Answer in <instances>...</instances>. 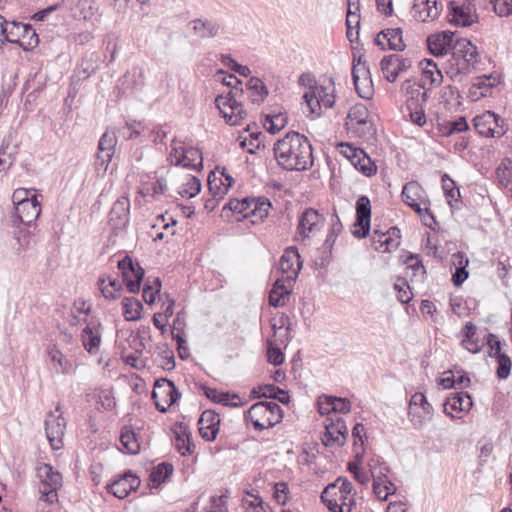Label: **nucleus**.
I'll return each mask as SVG.
<instances>
[{"label": "nucleus", "mask_w": 512, "mask_h": 512, "mask_svg": "<svg viewBox=\"0 0 512 512\" xmlns=\"http://www.w3.org/2000/svg\"><path fill=\"white\" fill-rule=\"evenodd\" d=\"M442 7H438L436 0H415L413 17L421 22H429L438 18Z\"/></svg>", "instance_id": "nucleus-27"}, {"label": "nucleus", "mask_w": 512, "mask_h": 512, "mask_svg": "<svg viewBox=\"0 0 512 512\" xmlns=\"http://www.w3.org/2000/svg\"><path fill=\"white\" fill-rule=\"evenodd\" d=\"M47 355L57 373L71 374L73 372L72 362L55 345H50L47 348Z\"/></svg>", "instance_id": "nucleus-36"}, {"label": "nucleus", "mask_w": 512, "mask_h": 512, "mask_svg": "<svg viewBox=\"0 0 512 512\" xmlns=\"http://www.w3.org/2000/svg\"><path fill=\"white\" fill-rule=\"evenodd\" d=\"M120 442L127 453L135 455L140 451V443L137 439L135 432L124 427L120 435Z\"/></svg>", "instance_id": "nucleus-45"}, {"label": "nucleus", "mask_w": 512, "mask_h": 512, "mask_svg": "<svg viewBox=\"0 0 512 512\" xmlns=\"http://www.w3.org/2000/svg\"><path fill=\"white\" fill-rule=\"evenodd\" d=\"M273 151L277 164L287 171H304L313 164L311 143L298 132H289L279 139Z\"/></svg>", "instance_id": "nucleus-1"}, {"label": "nucleus", "mask_w": 512, "mask_h": 512, "mask_svg": "<svg viewBox=\"0 0 512 512\" xmlns=\"http://www.w3.org/2000/svg\"><path fill=\"white\" fill-rule=\"evenodd\" d=\"M450 9L449 21L452 24L470 26L478 20L476 3L474 1L466 0L462 4L451 2Z\"/></svg>", "instance_id": "nucleus-16"}, {"label": "nucleus", "mask_w": 512, "mask_h": 512, "mask_svg": "<svg viewBox=\"0 0 512 512\" xmlns=\"http://www.w3.org/2000/svg\"><path fill=\"white\" fill-rule=\"evenodd\" d=\"M324 223V217L313 208L306 209L300 216L296 235L305 240L318 232Z\"/></svg>", "instance_id": "nucleus-18"}, {"label": "nucleus", "mask_w": 512, "mask_h": 512, "mask_svg": "<svg viewBox=\"0 0 512 512\" xmlns=\"http://www.w3.org/2000/svg\"><path fill=\"white\" fill-rule=\"evenodd\" d=\"M504 120L494 112L487 110L482 112V136L501 137L506 133Z\"/></svg>", "instance_id": "nucleus-28"}, {"label": "nucleus", "mask_w": 512, "mask_h": 512, "mask_svg": "<svg viewBox=\"0 0 512 512\" xmlns=\"http://www.w3.org/2000/svg\"><path fill=\"white\" fill-rule=\"evenodd\" d=\"M140 485V479L131 472L124 473L119 479L107 485V491L119 499H124Z\"/></svg>", "instance_id": "nucleus-22"}, {"label": "nucleus", "mask_w": 512, "mask_h": 512, "mask_svg": "<svg viewBox=\"0 0 512 512\" xmlns=\"http://www.w3.org/2000/svg\"><path fill=\"white\" fill-rule=\"evenodd\" d=\"M85 327L80 337L84 349L91 355L98 353L102 341V325L99 321L89 318L83 319Z\"/></svg>", "instance_id": "nucleus-17"}, {"label": "nucleus", "mask_w": 512, "mask_h": 512, "mask_svg": "<svg viewBox=\"0 0 512 512\" xmlns=\"http://www.w3.org/2000/svg\"><path fill=\"white\" fill-rule=\"evenodd\" d=\"M202 161V152L198 148L189 147L182 150L181 156L177 158L176 165L197 169L202 167Z\"/></svg>", "instance_id": "nucleus-39"}, {"label": "nucleus", "mask_w": 512, "mask_h": 512, "mask_svg": "<svg viewBox=\"0 0 512 512\" xmlns=\"http://www.w3.org/2000/svg\"><path fill=\"white\" fill-rule=\"evenodd\" d=\"M478 63V49L477 46L474 45V52L470 49L466 57H461L457 65V73H469L471 70L476 69V65Z\"/></svg>", "instance_id": "nucleus-49"}, {"label": "nucleus", "mask_w": 512, "mask_h": 512, "mask_svg": "<svg viewBox=\"0 0 512 512\" xmlns=\"http://www.w3.org/2000/svg\"><path fill=\"white\" fill-rule=\"evenodd\" d=\"M271 203L269 200L254 199V198H243L231 199L224 207L228 208L233 212L242 214L243 217L247 218L250 215L263 219L268 216Z\"/></svg>", "instance_id": "nucleus-8"}, {"label": "nucleus", "mask_w": 512, "mask_h": 512, "mask_svg": "<svg viewBox=\"0 0 512 512\" xmlns=\"http://www.w3.org/2000/svg\"><path fill=\"white\" fill-rule=\"evenodd\" d=\"M247 89L251 92L250 98L254 103H261L268 95V89L262 80L256 77L249 79Z\"/></svg>", "instance_id": "nucleus-44"}, {"label": "nucleus", "mask_w": 512, "mask_h": 512, "mask_svg": "<svg viewBox=\"0 0 512 512\" xmlns=\"http://www.w3.org/2000/svg\"><path fill=\"white\" fill-rule=\"evenodd\" d=\"M173 473V466L170 463L162 462L155 466L150 473V481L153 484L163 483Z\"/></svg>", "instance_id": "nucleus-50"}, {"label": "nucleus", "mask_w": 512, "mask_h": 512, "mask_svg": "<svg viewBox=\"0 0 512 512\" xmlns=\"http://www.w3.org/2000/svg\"><path fill=\"white\" fill-rule=\"evenodd\" d=\"M351 409V403L346 398H337L334 396H324L319 401V412L327 414L331 411L337 413H348Z\"/></svg>", "instance_id": "nucleus-35"}, {"label": "nucleus", "mask_w": 512, "mask_h": 512, "mask_svg": "<svg viewBox=\"0 0 512 512\" xmlns=\"http://www.w3.org/2000/svg\"><path fill=\"white\" fill-rule=\"evenodd\" d=\"M406 104L411 121L419 126H423L426 123L424 104L414 100H406Z\"/></svg>", "instance_id": "nucleus-51"}, {"label": "nucleus", "mask_w": 512, "mask_h": 512, "mask_svg": "<svg viewBox=\"0 0 512 512\" xmlns=\"http://www.w3.org/2000/svg\"><path fill=\"white\" fill-rule=\"evenodd\" d=\"M370 472L374 479L373 491L376 497L382 501L387 500L388 496L394 494L396 491L395 485L388 480L387 476L380 471L379 475L375 474V469L371 463H369Z\"/></svg>", "instance_id": "nucleus-31"}, {"label": "nucleus", "mask_w": 512, "mask_h": 512, "mask_svg": "<svg viewBox=\"0 0 512 512\" xmlns=\"http://www.w3.org/2000/svg\"><path fill=\"white\" fill-rule=\"evenodd\" d=\"M194 35L201 39L215 38L222 31L221 24L212 19L197 18L189 22Z\"/></svg>", "instance_id": "nucleus-26"}, {"label": "nucleus", "mask_w": 512, "mask_h": 512, "mask_svg": "<svg viewBox=\"0 0 512 512\" xmlns=\"http://www.w3.org/2000/svg\"><path fill=\"white\" fill-rule=\"evenodd\" d=\"M287 124V117L282 113L267 115L264 122L265 129L271 133L275 134L282 130Z\"/></svg>", "instance_id": "nucleus-52"}, {"label": "nucleus", "mask_w": 512, "mask_h": 512, "mask_svg": "<svg viewBox=\"0 0 512 512\" xmlns=\"http://www.w3.org/2000/svg\"><path fill=\"white\" fill-rule=\"evenodd\" d=\"M257 397L275 398L283 404H287L290 401L288 393L274 385H264L259 387Z\"/></svg>", "instance_id": "nucleus-47"}, {"label": "nucleus", "mask_w": 512, "mask_h": 512, "mask_svg": "<svg viewBox=\"0 0 512 512\" xmlns=\"http://www.w3.org/2000/svg\"><path fill=\"white\" fill-rule=\"evenodd\" d=\"M381 34H383V39H386L388 49L395 51H402L405 49L402 30L400 28L382 30Z\"/></svg>", "instance_id": "nucleus-43"}, {"label": "nucleus", "mask_w": 512, "mask_h": 512, "mask_svg": "<svg viewBox=\"0 0 512 512\" xmlns=\"http://www.w3.org/2000/svg\"><path fill=\"white\" fill-rule=\"evenodd\" d=\"M411 66L412 63L408 58H403L397 54L385 56L380 62L384 77L389 82L396 81L397 77Z\"/></svg>", "instance_id": "nucleus-21"}, {"label": "nucleus", "mask_w": 512, "mask_h": 512, "mask_svg": "<svg viewBox=\"0 0 512 512\" xmlns=\"http://www.w3.org/2000/svg\"><path fill=\"white\" fill-rule=\"evenodd\" d=\"M117 138L113 131H106L98 143V153L95 161V168L98 173H106L108 166L115 154Z\"/></svg>", "instance_id": "nucleus-15"}, {"label": "nucleus", "mask_w": 512, "mask_h": 512, "mask_svg": "<svg viewBox=\"0 0 512 512\" xmlns=\"http://www.w3.org/2000/svg\"><path fill=\"white\" fill-rule=\"evenodd\" d=\"M130 200L126 196L117 199L109 213V222L116 229L125 228L129 222Z\"/></svg>", "instance_id": "nucleus-23"}, {"label": "nucleus", "mask_w": 512, "mask_h": 512, "mask_svg": "<svg viewBox=\"0 0 512 512\" xmlns=\"http://www.w3.org/2000/svg\"><path fill=\"white\" fill-rule=\"evenodd\" d=\"M402 89L406 92L407 100H414L425 104L428 98L427 89L422 84H416L410 80L405 81L402 84Z\"/></svg>", "instance_id": "nucleus-41"}, {"label": "nucleus", "mask_w": 512, "mask_h": 512, "mask_svg": "<svg viewBox=\"0 0 512 512\" xmlns=\"http://www.w3.org/2000/svg\"><path fill=\"white\" fill-rule=\"evenodd\" d=\"M454 43V33L443 31L432 34L427 38L429 51L435 56H443L452 50Z\"/></svg>", "instance_id": "nucleus-25"}, {"label": "nucleus", "mask_w": 512, "mask_h": 512, "mask_svg": "<svg viewBox=\"0 0 512 512\" xmlns=\"http://www.w3.org/2000/svg\"><path fill=\"white\" fill-rule=\"evenodd\" d=\"M219 424L220 416L216 412L212 410L204 411L198 421L201 437L206 441L215 440L219 431Z\"/></svg>", "instance_id": "nucleus-24"}, {"label": "nucleus", "mask_w": 512, "mask_h": 512, "mask_svg": "<svg viewBox=\"0 0 512 512\" xmlns=\"http://www.w3.org/2000/svg\"><path fill=\"white\" fill-rule=\"evenodd\" d=\"M179 397L180 393L172 381L162 378L155 382L152 398L160 412H166Z\"/></svg>", "instance_id": "nucleus-13"}, {"label": "nucleus", "mask_w": 512, "mask_h": 512, "mask_svg": "<svg viewBox=\"0 0 512 512\" xmlns=\"http://www.w3.org/2000/svg\"><path fill=\"white\" fill-rule=\"evenodd\" d=\"M394 289L398 292V300L401 303H409L412 300L410 286L405 278H398L394 284Z\"/></svg>", "instance_id": "nucleus-58"}, {"label": "nucleus", "mask_w": 512, "mask_h": 512, "mask_svg": "<svg viewBox=\"0 0 512 512\" xmlns=\"http://www.w3.org/2000/svg\"><path fill=\"white\" fill-rule=\"evenodd\" d=\"M245 417L256 430L262 431L278 424L283 418V412L273 401H260L249 408Z\"/></svg>", "instance_id": "nucleus-3"}, {"label": "nucleus", "mask_w": 512, "mask_h": 512, "mask_svg": "<svg viewBox=\"0 0 512 512\" xmlns=\"http://www.w3.org/2000/svg\"><path fill=\"white\" fill-rule=\"evenodd\" d=\"M123 281L130 293H138L140 291L141 282L144 277V269L138 262H133L132 258L125 256L118 261Z\"/></svg>", "instance_id": "nucleus-14"}, {"label": "nucleus", "mask_w": 512, "mask_h": 512, "mask_svg": "<svg viewBox=\"0 0 512 512\" xmlns=\"http://www.w3.org/2000/svg\"><path fill=\"white\" fill-rule=\"evenodd\" d=\"M347 26V38L350 42H354L358 39V29L360 27V16L347 15L346 17Z\"/></svg>", "instance_id": "nucleus-61"}, {"label": "nucleus", "mask_w": 512, "mask_h": 512, "mask_svg": "<svg viewBox=\"0 0 512 512\" xmlns=\"http://www.w3.org/2000/svg\"><path fill=\"white\" fill-rule=\"evenodd\" d=\"M371 204L366 196H361L356 202V222L352 231L359 239L365 238L370 231Z\"/></svg>", "instance_id": "nucleus-19"}, {"label": "nucleus", "mask_w": 512, "mask_h": 512, "mask_svg": "<svg viewBox=\"0 0 512 512\" xmlns=\"http://www.w3.org/2000/svg\"><path fill=\"white\" fill-rule=\"evenodd\" d=\"M39 478V493L41 500L54 503L58 499V489L62 486V476L59 472L54 471L49 464H41L37 468Z\"/></svg>", "instance_id": "nucleus-6"}, {"label": "nucleus", "mask_w": 512, "mask_h": 512, "mask_svg": "<svg viewBox=\"0 0 512 512\" xmlns=\"http://www.w3.org/2000/svg\"><path fill=\"white\" fill-rule=\"evenodd\" d=\"M303 99L308 107L309 113L316 117L320 116L322 106L320 105V102L318 101V98L311 87L307 92L304 93Z\"/></svg>", "instance_id": "nucleus-59"}, {"label": "nucleus", "mask_w": 512, "mask_h": 512, "mask_svg": "<svg viewBox=\"0 0 512 512\" xmlns=\"http://www.w3.org/2000/svg\"><path fill=\"white\" fill-rule=\"evenodd\" d=\"M352 78L357 94L363 99H370L373 95V82L369 66L361 56L354 59Z\"/></svg>", "instance_id": "nucleus-12"}, {"label": "nucleus", "mask_w": 512, "mask_h": 512, "mask_svg": "<svg viewBox=\"0 0 512 512\" xmlns=\"http://www.w3.org/2000/svg\"><path fill=\"white\" fill-rule=\"evenodd\" d=\"M402 198L408 206L419 214L426 225L431 226L432 222H435L433 214L427 207L429 201L425 191L418 182L411 181L405 184L402 190Z\"/></svg>", "instance_id": "nucleus-5"}, {"label": "nucleus", "mask_w": 512, "mask_h": 512, "mask_svg": "<svg viewBox=\"0 0 512 512\" xmlns=\"http://www.w3.org/2000/svg\"><path fill=\"white\" fill-rule=\"evenodd\" d=\"M242 95L243 89H236L215 98L216 107L229 125H240L247 116L243 104L239 101Z\"/></svg>", "instance_id": "nucleus-4"}, {"label": "nucleus", "mask_w": 512, "mask_h": 512, "mask_svg": "<svg viewBox=\"0 0 512 512\" xmlns=\"http://www.w3.org/2000/svg\"><path fill=\"white\" fill-rule=\"evenodd\" d=\"M123 315L127 321H137L141 318L143 305L134 297H126L122 301Z\"/></svg>", "instance_id": "nucleus-42"}, {"label": "nucleus", "mask_w": 512, "mask_h": 512, "mask_svg": "<svg viewBox=\"0 0 512 512\" xmlns=\"http://www.w3.org/2000/svg\"><path fill=\"white\" fill-rule=\"evenodd\" d=\"M434 409L421 392L414 393L409 401L408 418L415 429H421L433 417Z\"/></svg>", "instance_id": "nucleus-7"}, {"label": "nucleus", "mask_w": 512, "mask_h": 512, "mask_svg": "<svg viewBox=\"0 0 512 512\" xmlns=\"http://www.w3.org/2000/svg\"><path fill=\"white\" fill-rule=\"evenodd\" d=\"M469 49L474 52V44L465 38L457 39L453 43L452 56L458 62L461 57H466Z\"/></svg>", "instance_id": "nucleus-56"}, {"label": "nucleus", "mask_w": 512, "mask_h": 512, "mask_svg": "<svg viewBox=\"0 0 512 512\" xmlns=\"http://www.w3.org/2000/svg\"><path fill=\"white\" fill-rule=\"evenodd\" d=\"M205 396L215 403L222 404L225 406H237V403H231L230 399H238V395L233 394L232 396L226 392H219L215 388L203 387Z\"/></svg>", "instance_id": "nucleus-48"}, {"label": "nucleus", "mask_w": 512, "mask_h": 512, "mask_svg": "<svg viewBox=\"0 0 512 512\" xmlns=\"http://www.w3.org/2000/svg\"><path fill=\"white\" fill-rule=\"evenodd\" d=\"M422 69L421 84L423 87H437L443 82V75L437 64L431 59L420 62Z\"/></svg>", "instance_id": "nucleus-30"}, {"label": "nucleus", "mask_w": 512, "mask_h": 512, "mask_svg": "<svg viewBox=\"0 0 512 512\" xmlns=\"http://www.w3.org/2000/svg\"><path fill=\"white\" fill-rule=\"evenodd\" d=\"M8 42L29 51L38 45L39 38L31 25L12 21L8 24Z\"/></svg>", "instance_id": "nucleus-10"}, {"label": "nucleus", "mask_w": 512, "mask_h": 512, "mask_svg": "<svg viewBox=\"0 0 512 512\" xmlns=\"http://www.w3.org/2000/svg\"><path fill=\"white\" fill-rule=\"evenodd\" d=\"M17 145L13 143L11 135L4 138L0 147V172L6 173L15 161Z\"/></svg>", "instance_id": "nucleus-37"}, {"label": "nucleus", "mask_w": 512, "mask_h": 512, "mask_svg": "<svg viewBox=\"0 0 512 512\" xmlns=\"http://www.w3.org/2000/svg\"><path fill=\"white\" fill-rule=\"evenodd\" d=\"M208 188L214 199H221L227 193L228 189L225 187L224 183L221 179L217 180L211 179V176L208 177Z\"/></svg>", "instance_id": "nucleus-63"}, {"label": "nucleus", "mask_w": 512, "mask_h": 512, "mask_svg": "<svg viewBox=\"0 0 512 512\" xmlns=\"http://www.w3.org/2000/svg\"><path fill=\"white\" fill-rule=\"evenodd\" d=\"M462 332V346L471 353H478L480 346L478 344L477 327L472 322H467Z\"/></svg>", "instance_id": "nucleus-40"}, {"label": "nucleus", "mask_w": 512, "mask_h": 512, "mask_svg": "<svg viewBox=\"0 0 512 512\" xmlns=\"http://www.w3.org/2000/svg\"><path fill=\"white\" fill-rule=\"evenodd\" d=\"M279 269L285 275L281 279L293 284L301 269L300 255L296 248L290 247L285 250L279 261Z\"/></svg>", "instance_id": "nucleus-20"}, {"label": "nucleus", "mask_w": 512, "mask_h": 512, "mask_svg": "<svg viewBox=\"0 0 512 512\" xmlns=\"http://www.w3.org/2000/svg\"><path fill=\"white\" fill-rule=\"evenodd\" d=\"M451 261L455 267V272L452 274V282L455 286H460L468 278L466 267L469 260L463 252H457L452 255Z\"/></svg>", "instance_id": "nucleus-38"}, {"label": "nucleus", "mask_w": 512, "mask_h": 512, "mask_svg": "<svg viewBox=\"0 0 512 512\" xmlns=\"http://www.w3.org/2000/svg\"><path fill=\"white\" fill-rule=\"evenodd\" d=\"M501 83V75L499 72L494 71L490 74H482V97L491 95L492 88L497 87Z\"/></svg>", "instance_id": "nucleus-55"}, {"label": "nucleus", "mask_w": 512, "mask_h": 512, "mask_svg": "<svg viewBox=\"0 0 512 512\" xmlns=\"http://www.w3.org/2000/svg\"><path fill=\"white\" fill-rule=\"evenodd\" d=\"M353 486L346 478L339 477L321 493L323 503L331 512H352L355 505Z\"/></svg>", "instance_id": "nucleus-2"}, {"label": "nucleus", "mask_w": 512, "mask_h": 512, "mask_svg": "<svg viewBox=\"0 0 512 512\" xmlns=\"http://www.w3.org/2000/svg\"><path fill=\"white\" fill-rule=\"evenodd\" d=\"M347 119V125L353 126L356 124L366 126L368 124V110L366 106L362 103H358L352 106L347 115Z\"/></svg>", "instance_id": "nucleus-46"}, {"label": "nucleus", "mask_w": 512, "mask_h": 512, "mask_svg": "<svg viewBox=\"0 0 512 512\" xmlns=\"http://www.w3.org/2000/svg\"><path fill=\"white\" fill-rule=\"evenodd\" d=\"M350 154L348 159L352 165L366 176H371L376 172V166L370 157L361 149L349 147Z\"/></svg>", "instance_id": "nucleus-34"}, {"label": "nucleus", "mask_w": 512, "mask_h": 512, "mask_svg": "<svg viewBox=\"0 0 512 512\" xmlns=\"http://www.w3.org/2000/svg\"><path fill=\"white\" fill-rule=\"evenodd\" d=\"M471 396L466 392L451 393L444 402V412L454 417V413L468 411L472 407Z\"/></svg>", "instance_id": "nucleus-29"}, {"label": "nucleus", "mask_w": 512, "mask_h": 512, "mask_svg": "<svg viewBox=\"0 0 512 512\" xmlns=\"http://www.w3.org/2000/svg\"><path fill=\"white\" fill-rule=\"evenodd\" d=\"M495 173L499 184L507 186L512 179V161L510 159H503Z\"/></svg>", "instance_id": "nucleus-53"}, {"label": "nucleus", "mask_w": 512, "mask_h": 512, "mask_svg": "<svg viewBox=\"0 0 512 512\" xmlns=\"http://www.w3.org/2000/svg\"><path fill=\"white\" fill-rule=\"evenodd\" d=\"M65 429L66 420L62 416L61 406L58 404L55 411L49 412L45 420L46 436L54 450H59L63 447Z\"/></svg>", "instance_id": "nucleus-9"}, {"label": "nucleus", "mask_w": 512, "mask_h": 512, "mask_svg": "<svg viewBox=\"0 0 512 512\" xmlns=\"http://www.w3.org/2000/svg\"><path fill=\"white\" fill-rule=\"evenodd\" d=\"M292 285L284 279L276 280L269 294V304L273 307L285 306L289 300Z\"/></svg>", "instance_id": "nucleus-32"}, {"label": "nucleus", "mask_w": 512, "mask_h": 512, "mask_svg": "<svg viewBox=\"0 0 512 512\" xmlns=\"http://www.w3.org/2000/svg\"><path fill=\"white\" fill-rule=\"evenodd\" d=\"M442 187L447 198L448 203L452 206V201H457V198L460 196L459 189L455 187L454 181L449 179L448 175H444L442 178Z\"/></svg>", "instance_id": "nucleus-60"}, {"label": "nucleus", "mask_w": 512, "mask_h": 512, "mask_svg": "<svg viewBox=\"0 0 512 512\" xmlns=\"http://www.w3.org/2000/svg\"><path fill=\"white\" fill-rule=\"evenodd\" d=\"M311 88L315 92V95L317 96L321 106H324L325 108L333 107L335 103L333 90L330 91L328 87L318 85L311 86Z\"/></svg>", "instance_id": "nucleus-54"}, {"label": "nucleus", "mask_w": 512, "mask_h": 512, "mask_svg": "<svg viewBox=\"0 0 512 512\" xmlns=\"http://www.w3.org/2000/svg\"><path fill=\"white\" fill-rule=\"evenodd\" d=\"M200 190V180L194 176H189L184 186L179 190V194L182 197L192 198L195 197L200 192Z\"/></svg>", "instance_id": "nucleus-57"}, {"label": "nucleus", "mask_w": 512, "mask_h": 512, "mask_svg": "<svg viewBox=\"0 0 512 512\" xmlns=\"http://www.w3.org/2000/svg\"><path fill=\"white\" fill-rule=\"evenodd\" d=\"M35 199H37V195L31 194L30 190L24 188L16 189L12 194V202L15 207Z\"/></svg>", "instance_id": "nucleus-64"}, {"label": "nucleus", "mask_w": 512, "mask_h": 512, "mask_svg": "<svg viewBox=\"0 0 512 512\" xmlns=\"http://www.w3.org/2000/svg\"><path fill=\"white\" fill-rule=\"evenodd\" d=\"M490 4L494 12L500 17L512 14V0H490Z\"/></svg>", "instance_id": "nucleus-62"}, {"label": "nucleus", "mask_w": 512, "mask_h": 512, "mask_svg": "<svg viewBox=\"0 0 512 512\" xmlns=\"http://www.w3.org/2000/svg\"><path fill=\"white\" fill-rule=\"evenodd\" d=\"M15 211L19 221L24 225L30 226L40 216L41 205L38 199H35L15 207Z\"/></svg>", "instance_id": "nucleus-33"}, {"label": "nucleus", "mask_w": 512, "mask_h": 512, "mask_svg": "<svg viewBox=\"0 0 512 512\" xmlns=\"http://www.w3.org/2000/svg\"><path fill=\"white\" fill-rule=\"evenodd\" d=\"M488 356L495 360L497 364L496 374L500 379H506L511 371L512 362L509 356L502 352V346L505 345V341H501L500 338L492 333L487 336Z\"/></svg>", "instance_id": "nucleus-11"}]
</instances>
